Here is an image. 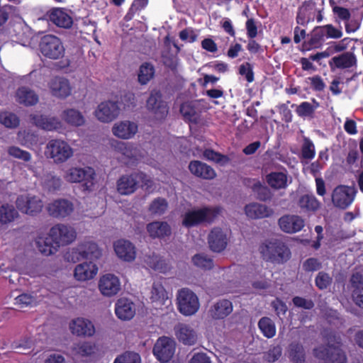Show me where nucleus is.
Returning <instances> with one entry per match:
<instances>
[{
    "label": "nucleus",
    "mask_w": 363,
    "mask_h": 363,
    "mask_svg": "<svg viewBox=\"0 0 363 363\" xmlns=\"http://www.w3.org/2000/svg\"><path fill=\"white\" fill-rule=\"evenodd\" d=\"M36 247L45 256L55 254L60 248L56 241L50 235V231L45 237H38L35 240Z\"/></svg>",
    "instance_id": "nucleus-32"
},
{
    "label": "nucleus",
    "mask_w": 363,
    "mask_h": 363,
    "mask_svg": "<svg viewBox=\"0 0 363 363\" xmlns=\"http://www.w3.org/2000/svg\"><path fill=\"white\" fill-rule=\"evenodd\" d=\"M140 356L133 352H125L118 356L113 363H140Z\"/></svg>",
    "instance_id": "nucleus-56"
},
{
    "label": "nucleus",
    "mask_w": 363,
    "mask_h": 363,
    "mask_svg": "<svg viewBox=\"0 0 363 363\" xmlns=\"http://www.w3.org/2000/svg\"><path fill=\"white\" fill-rule=\"evenodd\" d=\"M220 206H203L189 210L183 216L182 225L186 228L199 226L201 224H212L221 213Z\"/></svg>",
    "instance_id": "nucleus-2"
},
{
    "label": "nucleus",
    "mask_w": 363,
    "mask_h": 363,
    "mask_svg": "<svg viewBox=\"0 0 363 363\" xmlns=\"http://www.w3.org/2000/svg\"><path fill=\"white\" fill-rule=\"evenodd\" d=\"M175 334L179 341L185 345H194L197 341L196 331L189 325L179 323L174 328Z\"/></svg>",
    "instance_id": "nucleus-28"
},
{
    "label": "nucleus",
    "mask_w": 363,
    "mask_h": 363,
    "mask_svg": "<svg viewBox=\"0 0 363 363\" xmlns=\"http://www.w3.org/2000/svg\"><path fill=\"white\" fill-rule=\"evenodd\" d=\"M239 74L245 76L247 82L249 83L252 82L255 79L252 66L250 62H245L240 66Z\"/></svg>",
    "instance_id": "nucleus-63"
},
{
    "label": "nucleus",
    "mask_w": 363,
    "mask_h": 363,
    "mask_svg": "<svg viewBox=\"0 0 363 363\" xmlns=\"http://www.w3.org/2000/svg\"><path fill=\"white\" fill-rule=\"evenodd\" d=\"M137 131V124L130 121H122L116 124L113 128V135L123 139L132 138Z\"/></svg>",
    "instance_id": "nucleus-34"
},
{
    "label": "nucleus",
    "mask_w": 363,
    "mask_h": 363,
    "mask_svg": "<svg viewBox=\"0 0 363 363\" xmlns=\"http://www.w3.org/2000/svg\"><path fill=\"white\" fill-rule=\"evenodd\" d=\"M278 224L282 231L292 234L301 231L305 222L299 216L284 215L279 219Z\"/></svg>",
    "instance_id": "nucleus-18"
},
{
    "label": "nucleus",
    "mask_w": 363,
    "mask_h": 363,
    "mask_svg": "<svg viewBox=\"0 0 363 363\" xmlns=\"http://www.w3.org/2000/svg\"><path fill=\"white\" fill-rule=\"evenodd\" d=\"M48 211L54 218H65L73 211V204L66 199L55 200L48 205Z\"/></svg>",
    "instance_id": "nucleus-24"
},
{
    "label": "nucleus",
    "mask_w": 363,
    "mask_h": 363,
    "mask_svg": "<svg viewBox=\"0 0 363 363\" xmlns=\"http://www.w3.org/2000/svg\"><path fill=\"white\" fill-rule=\"evenodd\" d=\"M245 211L247 216L252 219L267 218L272 213V211L266 205L258 203H251L246 205Z\"/></svg>",
    "instance_id": "nucleus-35"
},
{
    "label": "nucleus",
    "mask_w": 363,
    "mask_h": 363,
    "mask_svg": "<svg viewBox=\"0 0 363 363\" xmlns=\"http://www.w3.org/2000/svg\"><path fill=\"white\" fill-rule=\"evenodd\" d=\"M289 357L294 363H305L306 352L303 345L297 341L291 342L289 345Z\"/></svg>",
    "instance_id": "nucleus-39"
},
{
    "label": "nucleus",
    "mask_w": 363,
    "mask_h": 363,
    "mask_svg": "<svg viewBox=\"0 0 363 363\" xmlns=\"http://www.w3.org/2000/svg\"><path fill=\"white\" fill-rule=\"evenodd\" d=\"M257 326L264 337L271 339L276 335V325L270 318L267 316L261 318L258 321Z\"/></svg>",
    "instance_id": "nucleus-40"
},
{
    "label": "nucleus",
    "mask_w": 363,
    "mask_h": 363,
    "mask_svg": "<svg viewBox=\"0 0 363 363\" xmlns=\"http://www.w3.org/2000/svg\"><path fill=\"white\" fill-rule=\"evenodd\" d=\"M356 193V189L352 186L338 185L333 191L332 202L335 207L345 210L352 203Z\"/></svg>",
    "instance_id": "nucleus-11"
},
{
    "label": "nucleus",
    "mask_w": 363,
    "mask_h": 363,
    "mask_svg": "<svg viewBox=\"0 0 363 363\" xmlns=\"http://www.w3.org/2000/svg\"><path fill=\"white\" fill-rule=\"evenodd\" d=\"M298 206L304 212H315L320 206V201L313 194H304L298 200Z\"/></svg>",
    "instance_id": "nucleus-41"
},
{
    "label": "nucleus",
    "mask_w": 363,
    "mask_h": 363,
    "mask_svg": "<svg viewBox=\"0 0 363 363\" xmlns=\"http://www.w3.org/2000/svg\"><path fill=\"white\" fill-rule=\"evenodd\" d=\"M191 173L197 177L211 180L216 177L215 170L208 164L199 160H193L189 164Z\"/></svg>",
    "instance_id": "nucleus-27"
},
{
    "label": "nucleus",
    "mask_w": 363,
    "mask_h": 363,
    "mask_svg": "<svg viewBox=\"0 0 363 363\" xmlns=\"http://www.w3.org/2000/svg\"><path fill=\"white\" fill-rule=\"evenodd\" d=\"M62 118L66 123L73 126H81L84 125L85 120L83 115L77 110L69 108L65 110Z\"/></svg>",
    "instance_id": "nucleus-44"
},
{
    "label": "nucleus",
    "mask_w": 363,
    "mask_h": 363,
    "mask_svg": "<svg viewBox=\"0 0 363 363\" xmlns=\"http://www.w3.org/2000/svg\"><path fill=\"white\" fill-rule=\"evenodd\" d=\"M192 262L196 267L205 270L211 269L214 266L213 259L203 253L193 256Z\"/></svg>",
    "instance_id": "nucleus-48"
},
{
    "label": "nucleus",
    "mask_w": 363,
    "mask_h": 363,
    "mask_svg": "<svg viewBox=\"0 0 363 363\" xmlns=\"http://www.w3.org/2000/svg\"><path fill=\"white\" fill-rule=\"evenodd\" d=\"M45 184L49 191H55L60 189L62 185V180L58 177L49 174L45 179Z\"/></svg>",
    "instance_id": "nucleus-61"
},
{
    "label": "nucleus",
    "mask_w": 363,
    "mask_h": 363,
    "mask_svg": "<svg viewBox=\"0 0 363 363\" xmlns=\"http://www.w3.org/2000/svg\"><path fill=\"white\" fill-rule=\"evenodd\" d=\"M357 60L352 52H345L339 55L335 56L329 61L331 69L335 68L345 69L357 67Z\"/></svg>",
    "instance_id": "nucleus-23"
},
{
    "label": "nucleus",
    "mask_w": 363,
    "mask_h": 363,
    "mask_svg": "<svg viewBox=\"0 0 363 363\" xmlns=\"http://www.w3.org/2000/svg\"><path fill=\"white\" fill-rule=\"evenodd\" d=\"M155 72V67L151 63H143L138 74L139 83L142 85L147 84L154 77Z\"/></svg>",
    "instance_id": "nucleus-45"
},
{
    "label": "nucleus",
    "mask_w": 363,
    "mask_h": 363,
    "mask_svg": "<svg viewBox=\"0 0 363 363\" xmlns=\"http://www.w3.org/2000/svg\"><path fill=\"white\" fill-rule=\"evenodd\" d=\"M111 146L127 158L134 160L137 159L138 150L133 144L128 142L114 140L111 143Z\"/></svg>",
    "instance_id": "nucleus-38"
},
{
    "label": "nucleus",
    "mask_w": 363,
    "mask_h": 363,
    "mask_svg": "<svg viewBox=\"0 0 363 363\" xmlns=\"http://www.w3.org/2000/svg\"><path fill=\"white\" fill-rule=\"evenodd\" d=\"M95 345L89 342H82L75 344L72 351L81 357H89L94 352Z\"/></svg>",
    "instance_id": "nucleus-50"
},
{
    "label": "nucleus",
    "mask_w": 363,
    "mask_h": 363,
    "mask_svg": "<svg viewBox=\"0 0 363 363\" xmlns=\"http://www.w3.org/2000/svg\"><path fill=\"white\" fill-rule=\"evenodd\" d=\"M71 333L78 337H91L95 333V328L91 321L84 318H77L69 323Z\"/></svg>",
    "instance_id": "nucleus-17"
},
{
    "label": "nucleus",
    "mask_w": 363,
    "mask_h": 363,
    "mask_svg": "<svg viewBox=\"0 0 363 363\" xmlns=\"http://www.w3.org/2000/svg\"><path fill=\"white\" fill-rule=\"evenodd\" d=\"M115 313L121 320H131L135 314L134 303L127 298L118 299L115 304Z\"/></svg>",
    "instance_id": "nucleus-21"
},
{
    "label": "nucleus",
    "mask_w": 363,
    "mask_h": 363,
    "mask_svg": "<svg viewBox=\"0 0 363 363\" xmlns=\"http://www.w3.org/2000/svg\"><path fill=\"white\" fill-rule=\"evenodd\" d=\"M120 107L118 102L107 101L99 104L95 111V116L101 122L108 123L118 117Z\"/></svg>",
    "instance_id": "nucleus-14"
},
{
    "label": "nucleus",
    "mask_w": 363,
    "mask_h": 363,
    "mask_svg": "<svg viewBox=\"0 0 363 363\" xmlns=\"http://www.w3.org/2000/svg\"><path fill=\"white\" fill-rule=\"evenodd\" d=\"M313 353L321 363H347V354L340 345H321L314 348Z\"/></svg>",
    "instance_id": "nucleus-4"
},
{
    "label": "nucleus",
    "mask_w": 363,
    "mask_h": 363,
    "mask_svg": "<svg viewBox=\"0 0 363 363\" xmlns=\"http://www.w3.org/2000/svg\"><path fill=\"white\" fill-rule=\"evenodd\" d=\"M114 250L117 256L126 262L135 259L136 252L135 246L128 240H119L114 243Z\"/></svg>",
    "instance_id": "nucleus-29"
},
{
    "label": "nucleus",
    "mask_w": 363,
    "mask_h": 363,
    "mask_svg": "<svg viewBox=\"0 0 363 363\" xmlns=\"http://www.w3.org/2000/svg\"><path fill=\"white\" fill-rule=\"evenodd\" d=\"M203 155L205 159L215 162L216 163H227L229 161L228 156L222 155L220 152H216L212 149H206Z\"/></svg>",
    "instance_id": "nucleus-55"
},
{
    "label": "nucleus",
    "mask_w": 363,
    "mask_h": 363,
    "mask_svg": "<svg viewBox=\"0 0 363 363\" xmlns=\"http://www.w3.org/2000/svg\"><path fill=\"white\" fill-rule=\"evenodd\" d=\"M252 189L257 194V198L262 201H266L271 197L269 189L262 184L259 181L255 182L252 186Z\"/></svg>",
    "instance_id": "nucleus-54"
},
{
    "label": "nucleus",
    "mask_w": 363,
    "mask_h": 363,
    "mask_svg": "<svg viewBox=\"0 0 363 363\" xmlns=\"http://www.w3.org/2000/svg\"><path fill=\"white\" fill-rule=\"evenodd\" d=\"M99 289L101 293L104 296H114L118 294L121 289L119 279L111 274H104L99 280Z\"/></svg>",
    "instance_id": "nucleus-19"
},
{
    "label": "nucleus",
    "mask_w": 363,
    "mask_h": 363,
    "mask_svg": "<svg viewBox=\"0 0 363 363\" xmlns=\"http://www.w3.org/2000/svg\"><path fill=\"white\" fill-rule=\"evenodd\" d=\"M151 294L154 301H163L167 298V291L160 283H153Z\"/></svg>",
    "instance_id": "nucleus-57"
},
{
    "label": "nucleus",
    "mask_w": 363,
    "mask_h": 363,
    "mask_svg": "<svg viewBox=\"0 0 363 363\" xmlns=\"http://www.w3.org/2000/svg\"><path fill=\"white\" fill-rule=\"evenodd\" d=\"M178 309L184 315H191L199 308L197 296L189 289H182L177 295Z\"/></svg>",
    "instance_id": "nucleus-9"
},
{
    "label": "nucleus",
    "mask_w": 363,
    "mask_h": 363,
    "mask_svg": "<svg viewBox=\"0 0 363 363\" xmlns=\"http://www.w3.org/2000/svg\"><path fill=\"white\" fill-rule=\"evenodd\" d=\"M50 235L60 245H67L75 240L77 233L74 228L65 224H56L50 228Z\"/></svg>",
    "instance_id": "nucleus-13"
},
{
    "label": "nucleus",
    "mask_w": 363,
    "mask_h": 363,
    "mask_svg": "<svg viewBox=\"0 0 363 363\" xmlns=\"http://www.w3.org/2000/svg\"><path fill=\"white\" fill-rule=\"evenodd\" d=\"M50 89L53 96L65 99L70 95L72 88L68 79L55 77L50 82Z\"/></svg>",
    "instance_id": "nucleus-25"
},
{
    "label": "nucleus",
    "mask_w": 363,
    "mask_h": 363,
    "mask_svg": "<svg viewBox=\"0 0 363 363\" xmlns=\"http://www.w3.org/2000/svg\"><path fill=\"white\" fill-rule=\"evenodd\" d=\"M7 152L9 156L23 162H29L31 160V155L29 152L23 150L17 146L9 147Z\"/></svg>",
    "instance_id": "nucleus-53"
},
{
    "label": "nucleus",
    "mask_w": 363,
    "mask_h": 363,
    "mask_svg": "<svg viewBox=\"0 0 363 363\" xmlns=\"http://www.w3.org/2000/svg\"><path fill=\"white\" fill-rule=\"evenodd\" d=\"M149 236L152 239L163 240L172 235V228L166 221H152L146 226Z\"/></svg>",
    "instance_id": "nucleus-22"
},
{
    "label": "nucleus",
    "mask_w": 363,
    "mask_h": 363,
    "mask_svg": "<svg viewBox=\"0 0 363 363\" xmlns=\"http://www.w3.org/2000/svg\"><path fill=\"white\" fill-rule=\"evenodd\" d=\"M233 309V303L228 299L217 301L210 309L211 317L216 320L224 319L229 315Z\"/></svg>",
    "instance_id": "nucleus-33"
},
{
    "label": "nucleus",
    "mask_w": 363,
    "mask_h": 363,
    "mask_svg": "<svg viewBox=\"0 0 363 363\" xmlns=\"http://www.w3.org/2000/svg\"><path fill=\"white\" fill-rule=\"evenodd\" d=\"M228 238L220 228H213L208 235L209 248L214 252H221L227 247Z\"/></svg>",
    "instance_id": "nucleus-16"
},
{
    "label": "nucleus",
    "mask_w": 363,
    "mask_h": 363,
    "mask_svg": "<svg viewBox=\"0 0 363 363\" xmlns=\"http://www.w3.org/2000/svg\"><path fill=\"white\" fill-rule=\"evenodd\" d=\"M98 272V267L92 261L85 262L76 266L74 277L78 281H86L93 279Z\"/></svg>",
    "instance_id": "nucleus-30"
},
{
    "label": "nucleus",
    "mask_w": 363,
    "mask_h": 363,
    "mask_svg": "<svg viewBox=\"0 0 363 363\" xmlns=\"http://www.w3.org/2000/svg\"><path fill=\"white\" fill-rule=\"evenodd\" d=\"M147 175L142 172H133L122 175L117 181V191L121 195L133 194L138 188L140 182L147 184Z\"/></svg>",
    "instance_id": "nucleus-8"
},
{
    "label": "nucleus",
    "mask_w": 363,
    "mask_h": 363,
    "mask_svg": "<svg viewBox=\"0 0 363 363\" xmlns=\"http://www.w3.org/2000/svg\"><path fill=\"white\" fill-rule=\"evenodd\" d=\"M296 106V114L303 118H313L315 117L314 108L312 104L308 101H303L299 105L292 104L291 107Z\"/></svg>",
    "instance_id": "nucleus-49"
},
{
    "label": "nucleus",
    "mask_w": 363,
    "mask_h": 363,
    "mask_svg": "<svg viewBox=\"0 0 363 363\" xmlns=\"http://www.w3.org/2000/svg\"><path fill=\"white\" fill-rule=\"evenodd\" d=\"M315 155V145L308 138H303L301 147V157L306 160H312Z\"/></svg>",
    "instance_id": "nucleus-52"
},
{
    "label": "nucleus",
    "mask_w": 363,
    "mask_h": 363,
    "mask_svg": "<svg viewBox=\"0 0 363 363\" xmlns=\"http://www.w3.org/2000/svg\"><path fill=\"white\" fill-rule=\"evenodd\" d=\"M179 111L185 121L194 123H198L200 116L195 106L191 102L182 104Z\"/></svg>",
    "instance_id": "nucleus-43"
},
{
    "label": "nucleus",
    "mask_w": 363,
    "mask_h": 363,
    "mask_svg": "<svg viewBox=\"0 0 363 363\" xmlns=\"http://www.w3.org/2000/svg\"><path fill=\"white\" fill-rule=\"evenodd\" d=\"M145 262L151 269L160 272H166L169 269L166 261L161 256L154 252L145 256Z\"/></svg>",
    "instance_id": "nucleus-42"
},
{
    "label": "nucleus",
    "mask_w": 363,
    "mask_h": 363,
    "mask_svg": "<svg viewBox=\"0 0 363 363\" xmlns=\"http://www.w3.org/2000/svg\"><path fill=\"white\" fill-rule=\"evenodd\" d=\"M146 107L158 120L165 118L169 113L167 104L163 100L162 92L157 89L151 91L146 101Z\"/></svg>",
    "instance_id": "nucleus-10"
},
{
    "label": "nucleus",
    "mask_w": 363,
    "mask_h": 363,
    "mask_svg": "<svg viewBox=\"0 0 363 363\" xmlns=\"http://www.w3.org/2000/svg\"><path fill=\"white\" fill-rule=\"evenodd\" d=\"M17 101L26 106H33L38 101V96L34 91L26 86L19 87L16 91Z\"/></svg>",
    "instance_id": "nucleus-36"
},
{
    "label": "nucleus",
    "mask_w": 363,
    "mask_h": 363,
    "mask_svg": "<svg viewBox=\"0 0 363 363\" xmlns=\"http://www.w3.org/2000/svg\"><path fill=\"white\" fill-rule=\"evenodd\" d=\"M18 216V212L13 205L8 203L0 206V223L7 224L12 222Z\"/></svg>",
    "instance_id": "nucleus-46"
},
{
    "label": "nucleus",
    "mask_w": 363,
    "mask_h": 363,
    "mask_svg": "<svg viewBox=\"0 0 363 363\" xmlns=\"http://www.w3.org/2000/svg\"><path fill=\"white\" fill-rule=\"evenodd\" d=\"M39 48L43 55L52 60L60 59L65 53V48L60 39L53 35H45L42 37Z\"/></svg>",
    "instance_id": "nucleus-7"
},
{
    "label": "nucleus",
    "mask_w": 363,
    "mask_h": 363,
    "mask_svg": "<svg viewBox=\"0 0 363 363\" xmlns=\"http://www.w3.org/2000/svg\"><path fill=\"white\" fill-rule=\"evenodd\" d=\"M287 175L281 172H272L266 176V182L274 189H285L287 186Z\"/></svg>",
    "instance_id": "nucleus-37"
},
{
    "label": "nucleus",
    "mask_w": 363,
    "mask_h": 363,
    "mask_svg": "<svg viewBox=\"0 0 363 363\" xmlns=\"http://www.w3.org/2000/svg\"><path fill=\"white\" fill-rule=\"evenodd\" d=\"M292 302L296 307L307 310L312 309L315 306L311 299H306L301 296H294L292 299Z\"/></svg>",
    "instance_id": "nucleus-64"
},
{
    "label": "nucleus",
    "mask_w": 363,
    "mask_h": 363,
    "mask_svg": "<svg viewBox=\"0 0 363 363\" xmlns=\"http://www.w3.org/2000/svg\"><path fill=\"white\" fill-rule=\"evenodd\" d=\"M342 35V30L332 24L315 26L311 32V37L303 42V47L306 50L318 48L322 45L325 38L339 39Z\"/></svg>",
    "instance_id": "nucleus-3"
},
{
    "label": "nucleus",
    "mask_w": 363,
    "mask_h": 363,
    "mask_svg": "<svg viewBox=\"0 0 363 363\" xmlns=\"http://www.w3.org/2000/svg\"><path fill=\"white\" fill-rule=\"evenodd\" d=\"M96 172L94 168L72 167L67 169L65 175L66 181L70 183H81L84 190L91 191L94 186Z\"/></svg>",
    "instance_id": "nucleus-5"
},
{
    "label": "nucleus",
    "mask_w": 363,
    "mask_h": 363,
    "mask_svg": "<svg viewBox=\"0 0 363 363\" xmlns=\"http://www.w3.org/2000/svg\"><path fill=\"white\" fill-rule=\"evenodd\" d=\"M16 203L21 212L32 216L40 213L43 206L42 201L37 196L23 195L17 198Z\"/></svg>",
    "instance_id": "nucleus-15"
},
{
    "label": "nucleus",
    "mask_w": 363,
    "mask_h": 363,
    "mask_svg": "<svg viewBox=\"0 0 363 363\" xmlns=\"http://www.w3.org/2000/svg\"><path fill=\"white\" fill-rule=\"evenodd\" d=\"M75 253L82 259L90 260L97 259L101 255L97 244L92 241H85L79 245Z\"/></svg>",
    "instance_id": "nucleus-31"
},
{
    "label": "nucleus",
    "mask_w": 363,
    "mask_h": 363,
    "mask_svg": "<svg viewBox=\"0 0 363 363\" xmlns=\"http://www.w3.org/2000/svg\"><path fill=\"white\" fill-rule=\"evenodd\" d=\"M321 267V262L318 259L315 257L308 258L303 263V269L306 272H315L320 269Z\"/></svg>",
    "instance_id": "nucleus-60"
},
{
    "label": "nucleus",
    "mask_w": 363,
    "mask_h": 363,
    "mask_svg": "<svg viewBox=\"0 0 363 363\" xmlns=\"http://www.w3.org/2000/svg\"><path fill=\"white\" fill-rule=\"evenodd\" d=\"M30 120L36 127L47 131L57 130L62 127L60 121L55 116L30 114Z\"/></svg>",
    "instance_id": "nucleus-20"
},
{
    "label": "nucleus",
    "mask_w": 363,
    "mask_h": 363,
    "mask_svg": "<svg viewBox=\"0 0 363 363\" xmlns=\"http://www.w3.org/2000/svg\"><path fill=\"white\" fill-rule=\"evenodd\" d=\"M259 250L266 262L274 264H284L291 257V252L289 246L279 239L267 240L259 246Z\"/></svg>",
    "instance_id": "nucleus-1"
},
{
    "label": "nucleus",
    "mask_w": 363,
    "mask_h": 363,
    "mask_svg": "<svg viewBox=\"0 0 363 363\" xmlns=\"http://www.w3.org/2000/svg\"><path fill=\"white\" fill-rule=\"evenodd\" d=\"M0 123L7 128H14L18 126L20 120L16 114L6 111L0 113Z\"/></svg>",
    "instance_id": "nucleus-51"
},
{
    "label": "nucleus",
    "mask_w": 363,
    "mask_h": 363,
    "mask_svg": "<svg viewBox=\"0 0 363 363\" xmlns=\"http://www.w3.org/2000/svg\"><path fill=\"white\" fill-rule=\"evenodd\" d=\"M332 277L328 273L320 272L315 277V284L320 290H324L332 284Z\"/></svg>",
    "instance_id": "nucleus-58"
},
{
    "label": "nucleus",
    "mask_w": 363,
    "mask_h": 363,
    "mask_svg": "<svg viewBox=\"0 0 363 363\" xmlns=\"http://www.w3.org/2000/svg\"><path fill=\"white\" fill-rule=\"evenodd\" d=\"M175 352V342L167 337H160L153 347V354L162 363L168 362Z\"/></svg>",
    "instance_id": "nucleus-12"
},
{
    "label": "nucleus",
    "mask_w": 363,
    "mask_h": 363,
    "mask_svg": "<svg viewBox=\"0 0 363 363\" xmlns=\"http://www.w3.org/2000/svg\"><path fill=\"white\" fill-rule=\"evenodd\" d=\"M168 208L167 201L162 197H157L152 201L148 211L152 215L161 216L165 213Z\"/></svg>",
    "instance_id": "nucleus-47"
},
{
    "label": "nucleus",
    "mask_w": 363,
    "mask_h": 363,
    "mask_svg": "<svg viewBox=\"0 0 363 363\" xmlns=\"http://www.w3.org/2000/svg\"><path fill=\"white\" fill-rule=\"evenodd\" d=\"M282 353V349L279 345L270 347L264 353V358L269 362H274L279 359Z\"/></svg>",
    "instance_id": "nucleus-59"
},
{
    "label": "nucleus",
    "mask_w": 363,
    "mask_h": 363,
    "mask_svg": "<svg viewBox=\"0 0 363 363\" xmlns=\"http://www.w3.org/2000/svg\"><path fill=\"white\" fill-rule=\"evenodd\" d=\"M15 301V304L23 308L29 306H32L35 299V297L30 294H22L18 296Z\"/></svg>",
    "instance_id": "nucleus-62"
},
{
    "label": "nucleus",
    "mask_w": 363,
    "mask_h": 363,
    "mask_svg": "<svg viewBox=\"0 0 363 363\" xmlns=\"http://www.w3.org/2000/svg\"><path fill=\"white\" fill-rule=\"evenodd\" d=\"M45 155L47 158L52 159L55 164H62L73 155V150L67 142L52 139L46 145Z\"/></svg>",
    "instance_id": "nucleus-6"
},
{
    "label": "nucleus",
    "mask_w": 363,
    "mask_h": 363,
    "mask_svg": "<svg viewBox=\"0 0 363 363\" xmlns=\"http://www.w3.org/2000/svg\"><path fill=\"white\" fill-rule=\"evenodd\" d=\"M49 21L60 28H69L73 24L72 17L62 8L52 9L48 13Z\"/></svg>",
    "instance_id": "nucleus-26"
}]
</instances>
